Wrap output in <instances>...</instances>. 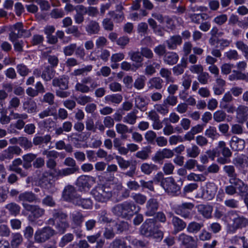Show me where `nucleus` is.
Returning a JSON list of instances; mask_svg holds the SVG:
<instances>
[{
    "label": "nucleus",
    "mask_w": 248,
    "mask_h": 248,
    "mask_svg": "<svg viewBox=\"0 0 248 248\" xmlns=\"http://www.w3.org/2000/svg\"><path fill=\"white\" fill-rule=\"evenodd\" d=\"M144 73L147 76H152L156 73V69H159L161 67V61L159 62L148 60L146 62Z\"/></svg>",
    "instance_id": "25"
},
{
    "label": "nucleus",
    "mask_w": 248,
    "mask_h": 248,
    "mask_svg": "<svg viewBox=\"0 0 248 248\" xmlns=\"http://www.w3.org/2000/svg\"><path fill=\"white\" fill-rule=\"evenodd\" d=\"M116 130L117 132L121 135V139L126 140L128 138L127 133H132L133 128H129L126 125L123 124H117L116 125Z\"/></svg>",
    "instance_id": "30"
},
{
    "label": "nucleus",
    "mask_w": 248,
    "mask_h": 248,
    "mask_svg": "<svg viewBox=\"0 0 248 248\" xmlns=\"http://www.w3.org/2000/svg\"><path fill=\"white\" fill-rule=\"evenodd\" d=\"M5 208L8 211L10 215L14 217L18 215L21 210L20 206L15 202H11L7 204Z\"/></svg>",
    "instance_id": "35"
},
{
    "label": "nucleus",
    "mask_w": 248,
    "mask_h": 248,
    "mask_svg": "<svg viewBox=\"0 0 248 248\" xmlns=\"http://www.w3.org/2000/svg\"><path fill=\"white\" fill-rule=\"evenodd\" d=\"M39 199L37 196L31 191H25L21 193L18 196L17 201L22 203L24 207V204H29L28 203L36 202Z\"/></svg>",
    "instance_id": "16"
},
{
    "label": "nucleus",
    "mask_w": 248,
    "mask_h": 248,
    "mask_svg": "<svg viewBox=\"0 0 248 248\" xmlns=\"http://www.w3.org/2000/svg\"><path fill=\"white\" fill-rule=\"evenodd\" d=\"M92 194L96 201L102 202H107L112 196L110 188L104 185L96 186L92 190Z\"/></svg>",
    "instance_id": "6"
},
{
    "label": "nucleus",
    "mask_w": 248,
    "mask_h": 248,
    "mask_svg": "<svg viewBox=\"0 0 248 248\" xmlns=\"http://www.w3.org/2000/svg\"><path fill=\"white\" fill-rule=\"evenodd\" d=\"M56 234V232L50 226L45 227L37 230L34 235V241L38 243H43Z\"/></svg>",
    "instance_id": "7"
},
{
    "label": "nucleus",
    "mask_w": 248,
    "mask_h": 248,
    "mask_svg": "<svg viewBox=\"0 0 248 248\" xmlns=\"http://www.w3.org/2000/svg\"><path fill=\"white\" fill-rule=\"evenodd\" d=\"M178 54L173 51H168L163 57V61L165 63L169 65H173L176 64L179 60Z\"/></svg>",
    "instance_id": "29"
},
{
    "label": "nucleus",
    "mask_w": 248,
    "mask_h": 248,
    "mask_svg": "<svg viewBox=\"0 0 248 248\" xmlns=\"http://www.w3.org/2000/svg\"><path fill=\"white\" fill-rule=\"evenodd\" d=\"M77 8L80 12H82L84 14H87L89 16L96 17L99 14V11L97 7L89 6L86 7L83 5H77Z\"/></svg>",
    "instance_id": "33"
},
{
    "label": "nucleus",
    "mask_w": 248,
    "mask_h": 248,
    "mask_svg": "<svg viewBox=\"0 0 248 248\" xmlns=\"http://www.w3.org/2000/svg\"><path fill=\"white\" fill-rule=\"evenodd\" d=\"M163 81L160 77H154L148 81L147 85L149 89L160 90L163 86Z\"/></svg>",
    "instance_id": "37"
},
{
    "label": "nucleus",
    "mask_w": 248,
    "mask_h": 248,
    "mask_svg": "<svg viewBox=\"0 0 248 248\" xmlns=\"http://www.w3.org/2000/svg\"><path fill=\"white\" fill-rule=\"evenodd\" d=\"M71 223L76 227H80L84 220L85 216L80 211H75L70 215Z\"/></svg>",
    "instance_id": "22"
},
{
    "label": "nucleus",
    "mask_w": 248,
    "mask_h": 248,
    "mask_svg": "<svg viewBox=\"0 0 248 248\" xmlns=\"http://www.w3.org/2000/svg\"><path fill=\"white\" fill-rule=\"evenodd\" d=\"M203 224L196 221H192L188 223L187 227V232L190 233H197L203 227Z\"/></svg>",
    "instance_id": "44"
},
{
    "label": "nucleus",
    "mask_w": 248,
    "mask_h": 248,
    "mask_svg": "<svg viewBox=\"0 0 248 248\" xmlns=\"http://www.w3.org/2000/svg\"><path fill=\"white\" fill-rule=\"evenodd\" d=\"M140 207L132 201H125L115 205L111 209L113 215L118 217L130 219L135 214L138 213Z\"/></svg>",
    "instance_id": "1"
},
{
    "label": "nucleus",
    "mask_w": 248,
    "mask_h": 248,
    "mask_svg": "<svg viewBox=\"0 0 248 248\" xmlns=\"http://www.w3.org/2000/svg\"><path fill=\"white\" fill-rule=\"evenodd\" d=\"M42 155L47 158L46 164L48 170L57 174L58 169H57V163L55 159L59 157V153L55 150L46 149L42 152Z\"/></svg>",
    "instance_id": "8"
},
{
    "label": "nucleus",
    "mask_w": 248,
    "mask_h": 248,
    "mask_svg": "<svg viewBox=\"0 0 248 248\" xmlns=\"http://www.w3.org/2000/svg\"><path fill=\"white\" fill-rule=\"evenodd\" d=\"M166 43L169 49L174 50L177 48L178 46L182 44V39L179 35H173L166 40Z\"/></svg>",
    "instance_id": "31"
},
{
    "label": "nucleus",
    "mask_w": 248,
    "mask_h": 248,
    "mask_svg": "<svg viewBox=\"0 0 248 248\" xmlns=\"http://www.w3.org/2000/svg\"><path fill=\"white\" fill-rule=\"evenodd\" d=\"M92 69L93 66L88 65L84 67L75 70L72 73V75L74 76H84L87 75L88 73L92 71Z\"/></svg>",
    "instance_id": "54"
},
{
    "label": "nucleus",
    "mask_w": 248,
    "mask_h": 248,
    "mask_svg": "<svg viewBox=\"0 0 248 248\" xmlns=\"http://www.w3.org/2000/svg\"><path fill=\"white\" fill-rule=\"evenodd\" d=\"M10 31L19 33L22 36L24 37H29L31 35L30 31L23 29V25L21 22H17L15 24L10 26Z\"/></svg>",
    "instance_id": "32"
},
{
    "label": "nucleus",
    "mask_w": 248,
    "mask_h": 248,
    "mask_svg": "<svg viewBox=\"0 0 248 248\" xmlns=\"http://www.w3.org/2000/svg\"><path fill=\"white\" fill-rule=\"evenodd\" d=\"M10 115L12 117V119L17 120V121L14 124V126L18 130L22 129L25 126V123L24 120H26L28 118V115L25 113H19L11 111Z\"/></svg>",
    "instance_id": "20"
},
{
    "label": "nucleus",
    "mask_w": 248,
    "mask_h": 248,
    "mask_svg": "<svg viewBox=\"0 0 248 248\" xmlns=\"http://www.w3.org/2000/svg\"><path fill=\"white\" fill-rule=\"evenodd\" d=\"M37 104L31 99H28L23 104V109L29 113H32L37 111Z\"/></svg>",
    "instance_id": "38"
},
{
    "label": "nucleus",
    "mask_w": 248,
    "mask_h": 248,
    "mask_svg": "<svg viewBox=\"0 0 248 248\" xmlns=\"http://www.w3.org/2000/svg\"><path fill=\"white\" fill-rule=\"evenodd\" d=\"M94 183L93 177L88 175L79 176L76 182V185L80 191H87Z\"/></svg>",
    "instance_id": "11"
},
{
    "label": "nucleus",
    "mask_w": 248,
    "mask_h": 248,
    "mask_svg": "<svg viewBox=\"0 0 248 248\" xmlns=\"http://www.w3.org/2000/svg\"><path fill=\"white\" fill-rule=\"evenodd\" d=\"M151 153V150L150 148L146 147L143 148L141 150L138 151L135 154V156L142 160H146L149 158V155Z\"/></svg>",
    "instance_id": "49"
},
{
    "label": "nucleus",
    "mask_w": 248,
    "mask_h": 248,
    "mask_svg": "<svg viewBox=\"0 0 248 248\" xmlns=\"http://www.w3.org/2000/svg\"><path fill=\"white\" fill-rule=\"evenodd\" d=\"M236 47L242 51L245 57L248 59V46L243 41H238L235 43Z\"/></svg>",
    "instance_id": "58"
},
{
    "label": "nucleus",
    "mask_w": 248,
    "mask_h": 248,
    "mask_svg": "<svg viewBox=\"0 0 248 248\" xmlns=\"http://www.w3.org/2000/svg\"><path fill=\"white\" fill-rule=\"evenodd\" d=\"M128 56L132 61L137 63H141L143 61L141 53L139 51H131L128 52Z\"/></svg>",
    "instance_id": "57"
},
{
    "label": "nucleus",
    "mask_w": 248,
    "mask_h": 248,
    "mask_svg": "<svg viewBox=\"0 0 248 248\" xmlns=\"http://www.w3.org/2000/svg\"><path fill=\"white\" fill-rule=\"evenodd\" d=\"M108 248H127L125 242L120 239H115L110 243Z\"/></svg>",
    "instance_id": "64"
},
{
    "label": "nucleus",
    "mask_w": 248,
    "mask_h": 248,
    "mask_svg": "<svg viewBox=\"0 0 248 248\" xmlns=\"http://www.w3.org/2000/svg\"><path fill=\"white\" fill-rule=\"evenodd\" d=\"M68 215L62 209H54L52 211V217L47 220V224L55 226L56 234H63L69 227L67 221Z\"/></svg>",
    "instance_id": "2"
},
{
    "label": "nucleus",
    "mask_w": 248,
    "mask_h": 248,
    "mask_svg": "<svg viewBox=\"0 0 248 248\" xmlns=\"http://www.w3.org/2000/svg\"><path fill=\"white\" fill-rule=\"evenodd\" d=\"M85 30L89 34H97L100 30V26L96 21L90 20L86 26Z\"/></svg>",
    "instance_id": "40"
},
{
    "label": "nucleus",
    "mask_w": 248,
    "mask_h": 248,
    "mask_svg": "<svg viewBox=\"0 0 248 248\" xmlns=\"http://www.w3.org/2000/svg\"><path fill=\"white\" fill-rule=\"evenodd\" d=\"M69 77L67 76L55 78L53 79L52 84L53 87H59L60 89L65 90L68 89Z\"/></svg>",
    "instance_id": "21"
},
{
    "label": "nucleus",
    "mask_w": 248,
    "mask_h": 248,
    "mask_svg": "<svg viewBox=\"0 0 248 248\" xmlns=\"http://www.w3.org/2000/svg\"><path fill=\"white\" fill-rule=\"evenodd\" d=\"M54 77L53 71L49 66L45 67L44 70L42 72L41 77L46 81H50Z\"/></svg>",
    "instance_id": "61"
},
{
    "label": "nucleus",
    "mask_w": 248,
    "mask_h": 248,
    "mask_svg": "<svg viewBox=\"0 0 248 248\" xmlns=\"http://www.w3.org/2000/svg\"><path fill=\"white\" fill-rule=\"evenodd\" d=\"M227 221L232 222L229 232L234 233L238 229L248 227V218L241 215L238 211L230 210L225 215Z\"/></svg>",
    "instance_id": "3"
},
{
    "label": "nucleus",
    "mask_w": 248,
    "mask_h": 248,
    "mask_svg": "<svg viewBox=\"0 0 248 248\" xmlns=\"http://www.w3.org/2000/svg\"><path fill=\"white\" fill-rule=\"evenodd\" d=\"M79 169H74V168H65L61 170H58L57 173V176L63 177L73 174L78 171Z\"/></svg>",
    "instance_id": "51"
},
{
    "label": "nucleus",
    "mask_w": 248,
    "mask_h": 248,
    "mask_svg": "<svg viewBox=\"0 0 248 248\" xmlns=\"http://www.w3.org/2000/svg\"><path fill=\"white\" fill-rule=\"evenodd\" d=\"M137 110H134L127 114L123 118V122L126 124L134 125L136 124L138 116Z\"/></svg>",
    "instance_id": "48"
},
{
    "label": "nucleus",
    "mask_w": 248,
    "mask_h": 248,
    "mask_svg": "<svg viewBox=\"0 0 248 248\" xmlns=\"http://www.w3.org/2000/svg\"><path fill=\"white\" fill-rule=\"evenodd\" d=\"M194 204L190 202H183L174 208V213L184 219H191L193 217L192 210Z\"/></svg>",
    "instance_id": "5"
},
{
    "label": "nucleus",
    "mask_w": 248,
    "mask_h": 248,
    "mask_svg": "<svg viewBox=\"0 0 248 248\" xmlns=\"http://www.w3.org/2000/svg\"><path fill=\"white\" fill-rule=\"evenodd\" d=\"M72 122L65 121L62 123L61 127L55 128V133L57 136H59L62 134L64 132L66 133L70 132L72 130Z\"/></svg>",
    "instance_id": "41"
},
{
    "label": "nucleus",
    "mask_w": 248,
    "mask_h": 248,
    "mask_svg": "<svg viewBox=\"0 0 248 248\" xmlns=\"http://www.w3.org/2000/svg\"><path fill=\"white\" fill-rule=\"evenodd\" d=\"M24 208L31 213L28 218L29 221L31 222H34L37 219L42 217L45 213V209L38 205L24 204Z\"/></svg>",
    "instance_id": "9"
},
{
    "label": "nucleus",
    "mask_w": 248,
    "mask_h": 248,
    "mask_svg": "<svg viewBox=\"0 0 248 248\" xmlns=\"http://www.w3.org/2000/svg\"><path fill=\"white\" fill-rule=\"evenodd\" d=\"M217 190V187L213 183H207L202 189L201 197L206 200H211L214 198Z\"/></svg>",
    "instance_id": "17"
},
{
    "label": "nucleus",
    "mask_w": 248,
    "mask_h": 248,
    "mask_svg": "<svg viewBox=\"0 0 248 248\" xmlns=\"http://www.w3.org/2000/svg\"><path fill=\"white\" fill-rule=\"evenodd\" d=\"M200 149L196 144H192L191 146L186 149V156L190 158H196L200 154Z\"/></svg>",
    "instance_id": "47"
},
{
    "label": "nucleus",
    "mask_w": 248,
    "mask_h": 248,
    "mask_svg": "<svg viewBox=\"0 0 248 248\" xmlns=\"http://www.w3.org/2000/svg\"><path fill=\"white\" fill-rule=\"evenodd\" d=\"M236 119L239 123L243 124L248 120V107L245 105H240L236 108Z\"/></svg>",
    "instance_id": "19"
},
{
    "label": "nucleus",
    "mask_w": 248,
    "mask_h": 248,
    "mask_svg": "<svg viewBox=\"0 0 248 248\" xmlns=\"http://www.w3.org/2000/svg\"><path fill=\"white\" fill-rule=\"evenodd\" d=\"M159 203L157 199L155 198L149 199L146 204L145 216L151 217L155 215L159 208Z\"/></svg>",
    "instance_id": "18"
},
{
    "label": "nucleus",
    "mask_w": 248,
    "mask_h": 248,
    "mask_svg": "<svg viewBox=\"0 0 248 248\" xmlns=\"http://www.w3.org/2000/svg\"><path fill=\"white\" fill-rule=\"evenodd\" d=\"M114 227L117 233H121L124 232L128 230L129 225L126 221L121 220L118 222H114Z\"/></svg>",
    "instance_id": "46"
},
{
    "label": "nucleus",
    "mask_w": 248,
    "mask_h": 248,
    "mask_svg": "<svg viewBox=\"0 0 248 248\" xmlns=\"http://www.w3.org/2000/svg\"><path fill=\"white\" fill-rule=\"evenodd\" d=\"M230 145L231 148L236 151L243 150L245 146V141L244 140L239 139L236 136H232Z\"/></svg>",
    "instance_id": "27"
},
{
    "label": "nucleus",
    "mask_w": 248,
    "mask_h": 248,
    "mask_svg": "<svg viewBox=\"0 0 248 248\" xmlns=\"http://www.w3.org/2000/svg\"><path fill=\"white\" fill-rule=\"evenodd\" d=\"M135 106L141 111L144 112L147 110V106L148 104L146 99L140 95L135 97L134 98Z\"/></svg>",
    "instance_id": "36"
},
{
    "label": "nucleus",
    "mask_w": 248,
    "mask_h": 248,
    "mask_svg": "<svg viewBox=\"0 0 248 248\" xmlns=\"http://www.w3.org/2000/svg\"><path fill=\"white\" fill-rule=\"evenodd\" d=\"M62 196L65 201L71 202L73 204L79 196L75 187L72 185H68L64 187Z\"/></svg>",
    "instance_id": "13"
},
{
    "label": "nucleus",
    "mask_w": 248,
    "mask_h": 248,
    "mask_svg": "<svg viewBox=\"0 0 248 248\" xmlns=\"http://www.w3.org/2000/svg\"><path fill=\"white\" fill-rule=\"evenodd\" d=\"M160 76L165 78L167 83L173 82L174 80L171 77V71L166 68H162L159 71Z\"/></svg>",
    "instance_id": "52"
},
{
    "label": "nucleus",
    "mask_w": 248,
    "mask_h": 248,
    "mask_svg": "<svg viewBox=\"0 0 248 248\" xmlns=\"http://www.w3.org/2000/svg\"><path fill=\"white\" fill-rule=\"evenodd\" d=\"M232 162L236 167L240 169L248 168V156L245 155H241L234 158Z\"/></svg>",
    "instance_id": "34"
},
{
    "label": "nucleus",
    "mask_w": 248,
    "mask_h": 248,
    "mask_svg": "<svg viewBox=\"0 0 248 248\" xmlns=\"http://www.w3.org/2000/svg\"><path fill=\"white\" fill-rule=\"evenodd\" d=\"M174 155L173 151L170 149L164 148L157 151L152 157V160L156 163L162 164L165 158H170Z\"/></svg>",
    "instance_id": "15"
},
{
    "label": "nucleus",
    "mask_w": 248,
    "mask_h": 248,
    "mask_svg": "<svg viewBox=\"0 0 248 248\" xmlns=\"http://www.w3.org/2000/svg\"><path fill=\"white\" fill-rule=\"evenodd\" d=\"M140 168L141 172L146 175L150 174L153 171H156L158 169L156 165L148 163H142Z\"/></svg>",
    "instance_id": "43"
},
{
    "label": "nucleus",
    "mask_w": 248,
    "mask_h": 248,
    "mask_svg": "<svg viewBox=\"0 0 248 248\" xmlns=\"http://www.w3.org/2000/svg\"><path fill=\"white\" fill-rule=\"evenodd\" d=\"M56 176H57V174L54 172L45 170L39 177V184L45 188H48L49 186L52 185L51 181Z\"/></svg>",
    "instance_id": "12"
},
{
    "label": "nucleus",
    "mask_w": 248,
    "mask_h": 248,
    "mask_svg": "<svg viewBox=\"0 0 248 248\" xmlns=\"http://www.w3.org/2000/svg\"><path fill=\"white\" fill-rule=\"evenodd\" d=\"M223 170L227 176L230 178L231 177H237L235 168L232 165H225L223 167Z\"/></svg>",
    "instance_id": "63"
},
{
    "label": "nucleus",
    "mask_w": 248,
    "mask_h": 248,
    "mask_svg": "<svg viewBox=\"0 0 248 248\" xmlns=\"http://www.w3.org/2000/svg\"><path fill=\"white\" fill-rule=\"evenodd\" d=\"M162 187L166 192L172 196H177L180 193V186L172 177H167Z\"/></svg>",
    "instance_id": "10"
},
{
    "label": "nucleus",
    "mask_w": 248,
    "mask_h": 248,
    "mask_svg": "<svg viewBox=\"0 0 248 248\" xmlns=\"http://www.w3.org/2000/svg\"><path fill=\"white\" fill-rule=\"evenodd\" d=\"M198 213L206 219L212 217L213 207L208 204H200L197 206Z\"/></svg>",
    "instance_id": "28"
},
{
    "label": "nucleus",
    "mask_w": 248,
    "mask_h": 248,
    "mask_svg": "<svg viewBox=\"0 0 248 248\" xmlns=\"http://www.w3.org/2000/svg\"><path fill=\"white\" fill-rule=\"evenodd\" d=\"M51 136L49 135H46L44 136H36L33 139L32 144L36 146L40 145L42 143H48L50 141Z\"/></svg>",
    "instance_id": "50"
},
{
    "label": "nucleus",
    "mask_w": 248,
    "mask_h": 248,
    "mask_svg": "<svg viewBox=\"0 0 248 248\" xmlns=\"http://www.w3.org/2000/svg\"><path fill=\"white\" fill-rule=\"evenodd\" d=\"M49 51L45 52L43 53V56L46 57L47 59L48 62L50 64L52 67H56L59 63V59L57 56L48 55Z\"/></svg>",
    "instance_id": "60"
},
{
    "label": "nucleus",
    "mask_w": 248,
    "mask_h": 248,
    "mask_svg": "<svg viewBox=\"0 0 248 248\" xmlns=\"http://www.w3.org/2000/svg\"><path fill=\"white\" fill-rule=\"evenodd\" d=\"M154 108L157 112L162 115H166L169 112V107L164 101L162 104H155Z\"/></svg>",
    "instance_id": "53"
},
{
    "label": "nucleus",
    "mask_w": 248,
    "mask_h": 248,
    "mask_svg": "<svg viewBox=\"0 0 248 248\" xmlns=\"http://www.w3.org/2000/svg\"><path fill=\"white\" fill-rule=\"evenodd\" d=\"M22 164V160L20 158L15 159L13 161L12 164L9 166V170L19 174L22 177H26L27 175V173L19 167V166Z\"/></svg>",
    "instance_id": "26"
},
{
    "label": "nucleus",
    "mask_w": 248,
    "mask_h": 248,
    "mask_svg": "<svg viewBox=\"0 0 248 248\" xmlns=\"http://www.w3.org/2000/svg\"><path fill=\"white\" fill-rule=\"evenodd\" d=\"M171 223L173 226V233H177L183 231L186 227V223L180 217L172 216Z\"/></svg>",
    "instance_id": "23"
},
{
    "label": "nucleus",
    "mask_w": 248,
    "mask_h": 248,
    "mask_svg": "<svg viewBox=\"0 0 248 248\" xmlns=\"http://www.w3.org/2000/svg\"><path fill=\"white\" fill-rule=\"evenodd\" d=\"M205 136L207 137L214 140L218 138L219 136V133L217 132V129L214 126H209L205 131Z\"/></svg>",
    "instance_id": "55"
},
{
    "label": "nucleus",
    "mask_w": 248,
    "mask_h": 248,
    "mask_svg": "<svg viewBox=\"0 0 248 248\" xmlns=\"http://www.w3.org/2000/svg\"><path fill=\"white\" fill-rule=\"evenodd\" d=\"M74 204L82 207L84 209H90L93 206V202L90 198H81L79 196Z\"/></svg>",
    "instance_id": "42"
},
{
    "label": "nucleus",
    "mask_w": 248,
    "mask_h": 248,
    "mask_svg": "<svg viewBox=\"0 0 248 248\" xmlns=\"http://www.w3.org/2000/svg\"><path fill=\"white\" fill-rule=\"evenodd\" d=\"M159 226L155 218L147 219L140 227V232L141 234L147 236H153L158 239H162L163 233L158 230Z\"/></svg>",
    "instance_id": "4"
},
{
    "label": "nucleus",
    "mask_w": 248,
    "mask_h": 248,
    "mask_svg": "<svg viewBox=\"0 0 248 248\" xmlns=\"http://www.w3.org/2000/svg\"><path fill=\"white\" fill-rule=\"evenodd\" d=\"M131 198L134 201L135 203H137L140 205L144 204L146 200V197L141 193H133L131 195Z\"/></svg>",
    "instance_id": "59"
},
{
    "label": "nucleus",
    "mask_w": 248,
    "mask_h": 248,
    "mask_svg": "<svg viewBox=\"0 0 248 248\" xmlns=\"http://www.w3.org/2000/svg\"><path fill=\"white\" fill-rule=\"evenodd\" d=\"M23 241V237L20 233H13L12 234V239L10 244L12 248H18Z\"/></svg>",
    "instance_id": "45"
},
{
    "label": "nucleus",
    "mask_w": 248,
    "mask_h": 248,
    "mask_svg": "<svg viewBox=\"0 0 248 248\" xmlns=\"http://www.w3.org/2000/svg\"><path fill=\"white\" fill-rule=\"evenodd\" d=\"M227 117L226 113L222 110L216 111L213 114V119L217 123H220L225 120Z\"/></svg>",
    "instance_id": "62"
},
{
    "label": "nucleus",
    "mask_w": 248,
    "mask_h": 248,
    "mask_svg": "<svg viewBox=\"0 0 248 248\" xmlns=\"http://www.w3.org/2000/svg\"><path fill=\"white\" fill-rule=\"evenodd\" d=\"M123 96L119 93H115L107 95L105 97V100L106 103L108 104H113L118 105L120 104L123 100Z\"/></svg>",
    "instance_id": "39"
},
{
    "label": "nucleus",
    "mask_w": 248,
    "mask_h": 248,
    "mask_svg": "<svg viewBox=\"0 0 248 248\" xmlns=\"http://www.w3.org/2000/svg\"><path fill=\"white\" fill-rule=\"evenodd\" d=\"M178 241L180 245L185 248H196L197 241L192 236L182 233L178 236Z\"/></svg>",
    "instance_id": "14"
},
{
    "label": "nucleus",
    "mask_w": 248,
    "mask_h": 248,
    "mask_svg": "<svg viewBox=\"0 0 248 248\" xmlns=\"http://www.w3.org/2000/svg\"><path fill=\"white\" fill-rule=\"evenodd\" d=\"M74 235L71 233H67L64 235L61 239L59 246L60 248H63L69 243L72 242L74 239Z\"/></svg>",
    "instance_id": "56"
},
{
    "label": "nucleus",
    "mask_w": 248,
    "mask_h": 248,
    "mask_svg": "<svg viewBox=\"0 0 248 248\" xmlns=\"http://www.w3.org/2000/svg\"><path fill=\"white\" fill-rule=\"evenodd\" d=\"M22 153L21 149L17 146H11L8 147L3 152L2 156L7 159H11L14 155H18Z\"/></svg>",
    "instance_id": "24"
}]
</instances>
